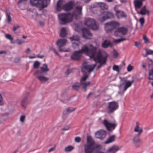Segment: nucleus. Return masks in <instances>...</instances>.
I'll use <instances>...</instances> for the list:
<instances>
[{
    "label": "nucleus",
    "mask_w": 153,
    "mask_h": 153,
    "mask_svg": "<svg viewBox=\"0 0 153 153\" xmlns=\"http://www.w3.org/2000/svg\"><path fill=\"white\" fill-rule=\"evenodd\" d=\"M82 7L77 6L72 13H61L58 15V18L60 20V23L62 25H65L71 21L73 18L76 19L82 14Z\"/></svg>",
    "instance_id": "f257e3e1"
},
{
    "label": "nucleus",
    "mask_w": 153,
    "mask_h": 153,
    "mask_svg": "<svg viewBox=\"0 0 153 153\" xmlns=\"http://www.w3.org/2000/svg\"><path fill=\"white\" fill-rule=\"evenodd\" d=\"M83 53L89 57H93L96 53V47H93L92 45L88 46L84 45L81 50L74 51L72 54V56L76 57H80Z\"/></svg>",
    "instance_id": "f03ea898"
},
{
    "label": "nucleus",
    "mask_w": 153,
    "mask_h": 153,
    "mask_svg": "<svg viewBox=\"0 0 153 153\" xmlns=\"http://www.w3.org/2000/svg\"><path fill=\"white\" fill-rule=\"evenodd\" d=\"M90 60L91 62L84 61L82 65L81 71L84 73L85 71H86L89 73L93 72L97 65V60L96 59H91Z\"/></svg>",
    "instance_id": "7ed1b4c3"
},
{
    "label": "nucleus",
    "mask_w": 153,
    "mask_h": 153,
    "mask_svg": "<svg viewBox=\"0 0 153 153\" xmlns=\"http://www.w3.org/2000/svg\"><path fill=\"white\" fill-rule=\"evenodd\" d=\"M87 144L84 145L85 153H92L99 147V145H95V141L90 137H87Z\"/></svg>",
    "instance_id": "20e7f679"
},
{
    "label": "nucleus",
    "mask_w": 153,
    "mask_h": 153,
    "mask_svg": "<svg viewBox=\"0 0 153 153\" xmlns=\"http://www.w3.org/2000/svg\"><path fill=\"white\" fill-rule=\"evenodd\" d=\"M85 25L88 27H91L94 30H96L99 29L98 26L96 24L95 21L93 19L89 18L85 19Z\"/></svg>",
    "instance_id": "39448f33"
},
{
    "label": "nucleus",
    "mask_w": 153,
    "mask_h": 153,
    "mask_svg": "<svg viewBox=\"0 0 153 153\" xmlns=\"http://www.w3.org/2000/svg\"><path fill=\"white\" fill-rule=\"evenodd\" d=\"M119 25V23L115 21L109 22L105 24V29L106 31H111L118 27Z\"/></svg>",
    "instance_id": "423d86ee"
},
{
    "label": "nucleus",
    "mask_w": 153,
    "mask_h": 153,
    "mask_svg": "<svg viewBox=\"0 0 153 153\" xmlns=\"http://www.w3.org/2000/svg\"><path fill=\"white\" fill-rule=\"evenodd\" d=\"M118 103L117 102L113 101L109 102L107 108L108 113L111 114L113 113L118 108Z\"/></svg>",
    "instance_id": "0eeeda50"
},
{
    "label": "nucleus",
    "mask_w": 153,
    "mask_h": 153,
    "mask_svg": "<svg viewBox=\"0 0 153 153\" xmlns=\"http://www.w3.org/2000/svg\"><path fill=\"white\" fill-rule=\"evenodd\" d=\"M127 31V29L125 27H119L116 29L114 32V34L116 36H121L122 35L126 34Z\"/></svg>",
    "instance_id": "6e6552de"
},
{
    "label": "nucleus",
    "mask_w": 153,
    "mask_h": 153,
    "mask_svg": "<svg viewBox=\"0 0 153 153\" xmlns=\"http://www.w3.org/2000/svg\"><path fill=\"white\" fill-rule=\"evenodd\" d=\"M103 125L106 127L107 129L111 131L114 129L117 126V124L109 123L107 120L104 119L103 122Z\"/></svg>",
    "instance_id": "1a4fd4ad"
},
{
    "label": "nucleus",
    "mask_w": 153,
    "mask_h": 153,
    "mask_svg": "<svg viewBox=\"0 0 153 153\" xmlns=\"http://www.w3.org/2000/svg\"><path fill=\"white\" fill-rule=\"evenodd\" d=\"M67 42V40L66 39H59L57 41L56 44L58 47L59 50L60 51L68 52V50H63L61 48L63 46L66 45Z\"/></svg>",
    "instance_id": "9d476101"
},
{
    "label": "nucleus",
    "mask_w": 153,
    "mask_h": 153,
    "mask_svg": "<svg viewBox=\"0 0 153 153\" xmlns=\"http://www.w3.org/2000/svg\"><path fill=\"white\" fill-rule=\"evenodd\" d=\"M88 76V75L87 74H84L80 80V84L82 85V88L84 89L85 91H86L87 86L90 84V82H85L86 81Z\"/></svg>",
    "instance_id": "9b49d317"
},
{
    "label": "nucleus",
    "mask_w": 153,
    "mask_h": 153,
    "mask_svg": "<svg viewBox=\"0 0 153 153\" xmlns=\"http://www.w3.org/2000/svg\"><path fill=\"white\" fill-rule=\"evenodd\" d=\"M106 131L102 130H99L95 133V137L96 138L102 140L105 138L106 135Z\"/></svg>",
    "instance_id": "f8f14e48"
},
{
    "label": "nucleus",
    "mask_w": 153,
    "mask_h": 153,
    "mask_svg": "<svg viewBox=\"0 0 153 153\" xmlns=\"http://www.w3.org/2000/svg\"><path fill=\"white\" fill-rule=\"evenodd\" d=\"M96 48V53L95 55L93 57L96 56V57H107L108 56V55L104 51L99 49L98 51H97Z\"/></svg>",
    "instance_id": "ddd939ff"
},
{
    "label": "nucleus",
    "mask_w": 153,
    "mask_h": 153,
    "mask_svg": "<svg viewBox=\"0 0 153 153\" xmlns=\"http://www.w3.org/2000/svg\"><path fill=\"white\" fill-rule=\"evenodd\" d=\"M120 149V148L118 146L114 145L108 149L106 153H116Z\"/></svg>",
    "instance_id": "4468645a"
},
{
    "label": "nucleus",
    "mask_w": 153,
    "mask_h": 153,
    "mask_svg": "<svg viewBox=\"0 0 153 153\" xmlns=\"http://www.w3.org/2000/svg\"><path fill=\"white\" fill-rule=\"evenodd\" d=\"M114 17V15L113 13L111 11H107L105 15L103 16L100 19V21L103 22L108 19L113 18Z\"/></svg>",
    "instance_id": "2eb2a0df"
},
{
    "label": "nucleus",
    "mask_w": 153,
    "mask_h": 153,
    "mask_svg": "<svg viewBox=\"0 0 153 153\" xmlns=\"http://www.w3.org/2000/svg\"><path fill=\"white\" fill-rule=\"evenodd\" d=\"M74 3L73 1L69 2L64 4L62 7V9L65 10L69 11L72 9Z\"/></svg>",
    "instance_id": "dca6fc26"
},
{
    "label": "nucleus",
    "mask_w": 153,
    "mask_h": 153,
    "mask_svg": "<svg viewBox=\"0 0 153 153\" xmlns=\"http://www.w3.org/2000/svg\"><path fill=\"white\" fill-rule=\"evenodd\" d=\"M91 59H96L97 60V63L98 62L100 64L97 68V69H98L102 66L103 64L105 63L107 58H91Z\"/></svg>",
    "instance_id": "f3484780"
},
{
    "label": "nucleus",
    "mask_w": 153,
    "mask_h": 153,
    "mask_svg": "<svg viewBox=\"0 0 153 153\" xmlns=\"http://www.w3.org/2000/svg\"><path fill=\"white\" fill-rule=\"evenodd\" d=\"M83 36L86 38L90 39L91 37H89V36H91L92 34L89 32V30L87 28H84L82 30Z\"/></svg>",
    "instance_id": "a211bd4d"
},
{
    "label": "nucleus",
    "mask_w": 153,
    "mask_h": 153,
    "mask_svg": "<svg viewBox=\"0 0 153 153\" xmlns=\"http://www.w3.org/2000/svg\"><path fill=\"white\" fill-rule=\"evenodd\" d=\"M41 0H30V3L33 6H36L39 8V10H40L42 8V5L41 4Z\"/></svg>",
    "instance_id": "6ab92c4d"
},
{
    "label": "nucleus",
    "mask_w": 153,
    "mask_h": 153,
    "mask_svg": "<svg viewBox=\"0 0 153 153\" xmlns=\"http://www.w3.org/2000/svg\"><path fill=\"white\" fill-rule=\"evenodd\" d=\"M114 9L116 12V15L118 19L124 18L126 17V14L123 11L117 10L116 7H114Z\"/></svg>",
    "instance_id": "aec40b11"
},
{
    "label": "nucleus",
    "mask_w": 153,
    "mask_h": 153,
    "mask_svg": "<svg viewBox=\"0 0 153 153\" xmlns=\"http://www.w3.org/2000/svg\"><path fill=\"white\" fill-rule=\"evenodd\" d=\"M29 95L27 93V95L25 97L21 102V105L22 107L24 108H25L29 103L27 100V96Z\"/></svg>",
    "instance_id": "412c9836"
},
{
    "label": "nucleus",
    "mask_w": 153,
    "mask_h": 153,
    "mask_svg": "<svg viewBox=\"0 0 153 153\" xmlns=\"http://www.w3.org/2000/svg\"><path fill=\"white\" fill-rule=\"evenodd\" d=\"M145 0H134V4L136 9L140 7L143 4V1Z\"/></svg>",
    "instance_id": "4be33fe9"
},
{
    "label": "nucleus",
    "mask_w": 153,
    "mask_h": 153,
    "mask_svg": "<svg viewBox=\"0 0 153 153\" xmlns=\"http://www.w3.org/2000/svg\"><path fill=\"white\" fill-rule=\"evenodd\" d=\"M100 6L101 7L102 6H104V8L105 9H108V7L107 5H106L104 3H97L96 2L92 4L91 6L90 7L91 8H95L97 7V6Z\"/></svg>",
    "instance_id": "5701e85b"
},
{
    "label": "nucleus",
    "mask_w": 153,
    "mask_h": 153,
    "mask_svg": "<svg viewBox=\"0 0 153 153\" xmlns=\"http://www.w3.org/2000/svg\"><path fill=\"white\" fill-rule=\"evenodd\" d=\"M134 131L138 132V136H140L141 133L143 131V129L142 128L139 129V123L138 122H136V126L134 128Z\"/></svg>",
    "instance_id": "b1692460"
},
{
    "label": "nucleus",
    "mask_w": 153,
    "mask_h": 153,
    "mask_svg": "<svg viewBox=\"0 0 153 153\" xmlns=\"http://www.w3.org/2000/svg\"><path fill=\"white\" fill-rule=\"evenodd\" d=\"M63 1L61 0H59L56 4V10L57 11H60L61 9H62V7L64 4Z\"/></svg>",
    "instance_id": "393cba45"
},
{
    "label": "nucleus",
    "mask_w": 153,
    "mask_h": 153,
    "mask_svg": "<svg viewBox=\"0 0 153 153\" xmlns=\"http://www.w3.org/2000/svg\"><path fill=\"white\" fill-rule=\"evenodd\" d=\"M27 1V0H20L18 3L19 7L22 10L25 7Z\"/></svg>",
    "instance_id": "a878e982"
},
{
    "label": "nucleus",
    "mask_w": 153,
    "mask_h": 153,
    "mask_svg": "<svg viewBox=\"0 0 153 153\" xmlns=\"http://www.w3.org/2000/svg\"><path fill=\"white\" fill-rule=\"evenodd\" d=\"M115 136L114 135H112L109 137L107 139L104 143L106 144H109L115 141Z\"/></svg>",
    "instance_id": "bb28decb"
},
{
    "label": "nucleus",
    "mask_w": 153,
    "mask_h": 153,
    "mask_svg": "<svg viewBox=\"0 0 153 153\" xmlns=\"http://www.w3.org/2000/svg\"><path fill=\"white\" fill-rule=\"evenodd\" d=\"M102 46L103 48H106L109 46H110L111 47H113V45L111 43L107 40L104 41L102 44Z\"/></svg>",
    "instance_id": "cd10ccee"
},
{
    "label": "nucleus",
    "mask_w": 153,
    "mask_h": 153,
    "mask_svg": "<svg viewBox=\"0 0 153 153\" xmlns=\"http://www.w3.org/2000/svg\"><path fill=\"white\" fill-rule=\"evenodd\" d=\"M134 81V80H132L130 81L129 80L125 81V85L124 89V91H126L128 88L131 85L132 83Z\"/></svg>",
    "instance_id": "c85d7f7f"
},
{
    "label": "nucleus",
    "mask_w": 153,
    "mask_h": 153,
    "mask_svg": "<svg viewBox=\"0 0 153 153\" xmlns=\"http://www.w3.org/2000/svg\"><path fill=\"white\" fill-rule=\"evenodd\" d=\"M50 2V0H42L41 1V4L42 5V8L47 7Z\"/></svg>",
    "instance_id": "c756f323"
},
{
    "label": "nucleus",
    "mask_w": 153,
    "mask_h": 153,
    "mask_svg": "<svg viewBox=\"0 0 153 153\" xmlns=\"http://www.w3.org/2000/svg\"><path fill=\"white\" fill-rule=\"evenodd\" d=\"M67 34L65 28H62L61 30L60 36L62 37H64L66 36Z\"/></svg>",
    "instance_id": "7c9ffc66"
},
{
    "label": "nucleus",
    "mask_w": 153,
    "mask_h": 153,
    "mask_svg": "<svg viewBox=\"0 0 153 153\" xmlns=\"http://www.w3.org/2000/svg\"><path fill=\"white\" fill-rule=\"evenodd\" d=\"M149 11L148 10H146V6H144L141 9L140 11V13L142 15L145 14L147 13L148 14H149Z\"/></svg>",
    "instance_id": "2f4dec72"
},
{
    "label": "nucleus",
    "mask_w": 153,
    "mask_h": 153,
    "mask_svg": "<svg viewBox=\"0 0 153 153\" xmlns=\"http://www.w3.org/2000/svg\"><path fill=\"white\" fill-rule=\"evenodd\" d=\"M71 41H79V37L77 35H74L70 38Z\"/></svg>",
    "instance_id": "473e14b6"
},
{
    "label": "nucleus",
    "mask_w": 153,
    "mask_h": 153,
    "mask_svg": "<svg viewBox=\"0 0 153 153\" xmlns=\"http://www.w3.org/2000/svg\"><path fill=\"white\" fill-rule=\"evenodd\" d=\"M80 87V85L79 82L75 83L72 86L73 89L75 90H78Z\"/></svg>",
    "instance_id": "72a5a7b5"
},
{
    "label": "nucleus",
    "mask_w": 153,
    "mask_h": 153,
    "mask_svg": "<svg viewBox=\"0 0 153 153\" xmlns=\"http://www.w3.org/2000/svg\"><path fill=\"white\" fill-rule=\"evenodd\" d=\"M41 71L43 72L49 70L48 68L47 65L46 64H44L43 66L41 68Z\"/></svg>",
    "instance_id": "f704fd0d"
},
{
    "label": "nucleus",
    "mask_w": 153,
    "mask_h": 153,
    "mask_svg": "<svg viewBox=\"0 0 153 153\" xmlns=\"http://www.w3.org/2000/svg\"><path fill=\"white\" fill-rule=\"evenodd\" d=\"M41 82H45L48 80V78L45 76H39L38 78Z\"/></svg>",
    "instance_id": "c9c22d12"
},
{
    "label": "nucleus",
    "mask_w": 153,
    "mask_h": 153,
    "mask_svg": "<svg viewBox=\"0 0 153 153\" xmlns=\"http://www.w3.org/2000/svg\"><path fill=\"white\" fill-rule=\"evenodd\" d=\"M74 149V147L72 146H69L66 147L64 149L65 151L66 152H70Z\"/></svg>",
    "instance_id": "e433bc0d"
},
{
    "label": "nucleus",
    "mask_w": 153,
    "mask_h": 153,
    "mask_svg": "<svg viewBox=\"0 0 153 153\" xmlns=\"http://www.w3.org/2000/svg\"><path fill=\"white\" fill-rule=\"evenodd\" d=\"M75 109L76 108L72 107H69L66 109L65 111L67 114H69L71 112L74 111Z\"/></svg>",
    "instance_id": "4c0bfd02"
},
{
    "label": "nucleus",
    "mask_w": 153,
    "mask_h": 153,
    "mask_svg": "<svg viewBox=\"0 0 153 153\" xmlns=\"http://www.w3.org/2000/svg\"><path fill=\"white\" fill-rule=\"evenodd\" d=\"M43 72H42L41 71H38L35 72L34 74L36 77L38 78V77L41 76Z\"/></svg>",
    "instance_id": "58836bf2"
},
{
    "label": "nucleus",
    "mask_w": 153,
    "mask_h": 153,
    "mask_svg": "<svg viewBox=\"0 0 153 153\" xmlns=\"http://www.w3.org/2000/svg\"><path fill=\"white\" fill-rule=\"evenodd\" d=\"M5 36L7 39L10 40L11 43H14L13 42V38L11 35L8 34H6L5 35Z\"/></svg>",
    "instance_id": "ea45409f"
},
{
    "label": "nucleus",
    "mask_w": 153,
    "mask_h": 153,
    "mask_svg": "<svg viewBox=\"0 0 153 153\" xmlns=\"http://www.w3.org/2000/svg\"><path fill=\"white\" fill-rule=\"evenodd\" d=\"M126 39L125 38H121L120 39H116L114 40V42L115 43H119L122 41L125 40Z\"/></svg>",
    "instance_id": "a19ab883"
},
{
    "label": "nucleus",
    "mask_w": 153,
    "mask_h": 153,
    "mask_svg": "<svg viewBox=\"0 0 153 153\" xmlns=\"http://www.w3.org/2000/svg\"><path fill=\"white\" fill-rule=\"evenodd\" d=\"M140 136H138V134L134 137L133 139V141L134 143H136L139 141L140 140L139 139V137Z\"/></svg>",
    "instance_id": "79ce46f5"
},
{
    "label": "nucleus",
    "mask_w": 153,
    "mask_h": 153,
    "mask_svg": "<svg viewBox=\"0 0 153 153\" xmlns=\"http://www.w3.org/2000/svg\"><path fill=\"white\" fill-rule=\"evenodd\" d=\"M6 18L7 19L8 23H10L11 21V18L10 17V13L6 12Z\"/></svg>",
    "instance_id": "37998d69"
},
{
    "label": "nucleus",
    "mask_w": 153,
    "mask_h": 153,
    "mask_svg": "<svg viewBox=\"0 0 153 153\" xmlns=\"http://www.w3.org/2000/svg\"><path fill=\"white\" fill-rule=\"evenodd\" d=\"M32 16L33 17H35L36 19L38 18L39 19H40L41 17H42V15L41 14H39L38 13L36 12L33 15H32Z\"/></svg>",
    "instance_id": "c03bdc74"
},
{
    "label": "nucleus",
    "mask_w": 153,
    "mask_h": 153,
    "mask_svg": "<svg viewBox=\"0 0 153 153\" xmlns=\"http://www.w3.org/2000/svg\"><path fill=\"white\" fill-rule=\"evenodd\" d=\"M146 55L152 54H153V51L149 49H146Z\"/></svg>",
    "instance_id": "a18cd8bd"
},
{
    "label": "nucleus",
    "mask_w": 153,
    "mask_h": 153,
    "mask_svg": "<svg viewBox=\"0 0 153 153\" xmlns=\"http://www.w3.org/2000/svg\"><path fill=\"white\" fill-rule=\"evenodd\" d=\"M16 42L19 45H21L25 43V41H24L22 40L19 39H17L16 40Z\"/></svg>",
    "instance_id": "49530a36"
},
{
    "label": "nucleus",
    "mask_w": 153,
    "mask_h": 153,
    "mask_svg": "<svg viewBox=\"0 0 153 153\" xmlns=\"http://www.w3.org/2000/svg\"><path fill=\"white\" fill-rule=\"evenodd\" d=\"M113 69L114 71H116L117 72L119 71V66L117 65H114L113 66Z\"/></svg>",
    "instance_id": "de8ad7c7"
},
{
    "label": "nucleus",
    "mask_w": 153,
    "mask_h": 153,
    "mask_svg": "<svg viewBox=\"0 0 153 153\" xmlns=\"http://www.w3.org/2000/svg\"><path fill=\"white\" fill-rule=\"evenodd\" d=\"M39 65L40 63L39 62L36 61L34 63V67L35 68H37L39 66Z\"/></svg>",
    "instance_id": "09e8293b"
},
{
    "label": "nucleus",
    "mask_w": 153,
    "mask_h": 153,
    "mask_svg": "<svg viewBox=\"0 0 153 153\" xmlns=\"http://www.w3.org/2000/svg\"><path fill=\"white\" fill-rule=\"evenodd\" d=\"M134 68L133 66L129 64L127 68V70L128 72L131 71Z\"/></svg>",
    "instance_id": "8fccbe9b"
},
{
    "label": "nucleus",
    "mask_w": 153,
    "mask_h": 153,
    "mask_svg": "<svg viewBox=\"0 0 153 153\" xmlns=\"http://www.w3.org/2000/svg\"><path fill=\"white\" fill-rule=\"evenodd\" d=\"M81 140V138L79 137H77L75 138V142L79 143Z\"/></svg>",
    "instance_id": "3c124183"
},
{
    "label": "nucleus",
    "mask_w": 153,
    "mask_h": 153,
    "mask_svg": "<svg viewBox=\"0 0 153 153\" xmlns=\"http://www.w3.org/2000/svg\"><path fill=\"white\" fill-rule=\"evenodd\" d=\"M143 38L145 43H147L149 42V39L147 37L146 35H144L143 36Z\"/></svg>",
    "instance_id": "603ef678"
},
{
    "label": "nucleus",
    "mask_w": 153,
    "mask_h": 153,
    "mask_svg": "<svg viewBox=\"0 0 153 153\" xmlns=\"http://www.w3.org/2000/svg\"><path fill=\"white\" fill-rule=\"evenodd\" d=\"M25 118V116L24 115L21 116L20 119V121L22 123L24 122Z\"/></svg>",
    "instance_id": "864d4df0"
},
{
    "label": "nucleus",
    "mask_w": 153,
    "mask_h": 153,
    "mask_svg": "<svg viewBox=\"0 0 153 153\" xmlns=\"http://www.w3.org/2000/svg\"><path fill=\"white\" fill-rule=\"evenodd\" d=\"M139 21L140 23L141 26H142L144 22V18H141L139 19Z\"/></svg>",
    "instance_id": "5fc2aeb1"
},
{
    "label": "nucleus",
    "mask_w": 153,
    "mask_h": 153,
    "mask_svg": "<svg viewBox=\"0 0 153 153\" xmlns=\"http://www.w3.org/2000/svg\"><path fill=\"white\" fill-rule=\"evenodd\" d=\"M113 56L115 57L118 56V53L115 50H114L113 52Z\"/></svg>",
    "instance_id": "6e6d98bb"
},
{
    "label": "nucleus",
    "mask_w": 153,
    "mask_h": 153,
    "mask_svg": "<svg viewBox=\"0 0 153 153\" xmlns=\"http://www.w3.org/2000/svg\"><path fill=\"white\" fill-rule=\"evenodd\" d=\"M69 128H70V127H69V126H65L62 129V131L68 130L69 129Z\"/></svg>",
    "instance_id": "4d7b16f0"
},
{
    "label": "nucleus",
    "mask_w": 153,
    "mask_h": 153,
    "mask_svg": "<svg viewBox=\"0 0 153 153\" xmlns=\"http://www.w3.org/2000/svg\"><path fill=\"white\" fill-rule=\"evenodd\" d=\"M20 27L19 25L14 26L13 27V30L15 31L17 29L19 28Z\"/></svg>",
    "instance_id": "13d9d810"
},
{
    "label": "nucleus",
    "mask_w": 153,
    "mask_h": 153,
    "mask_svg": "<svg viewBox=\"0 0 153 153\" xmlns=\"http://www.w3.org/2000/svg\"><path fill=\"white\" fill-rule=\"evenodd\" d=\"M3 99L1 95L0 94V105H1L3 104Z\"/></svg>",
    "instance_id": "bf43d9fd"
},
{
    "label": "nucleus",
    "mask_w": 153,
    "mask_h": 153,
    "mask_svg": "<svg viewBox=\"0 0 153 153\" xmlns=\"http://www.w3.org/2000/svg\"><path fill=\"white\" fill-rule=\"evenodd\" d=\"M73 47L75 48L78 46V44L77 43L73 42Z\"/></svg>",
    "instance_id": "052dcab7"
},
{
    "label": "nucleus",
    "mask_w": 153,
    "mask_h": 153,
    "mask_svg": "<svg viewBox=\"0 0 153 153\" xmlns=\"http://www.w3.org/2000/svg\"><path fill=\"white\" fill-rule=\"evenodd\" d=\"M51 50L53 51L54 53L56 54H58V52L56 51V49L53 48H52L51 49Z\"/></svg>",
    "instance_id": "680f3d73"
},
{
    "label": "nucleus",
    "mask_w": 153,
    "mask_h": 153,
    "mask_svg": "<svg viewBox=\"0 0 153 153\" xmlns=\"http://www.w3.org/2000/svg\"><path fill=\"white\" fill-rule=\"evenodd\" d=\"M30 49L29 48H27L26 50L25 51V52L27 53V54H28V53H29L30 52Z\"/></svg>",
    "instance_id": "e2e57ef3"
},
{
    "label": "nucleus",
    "mask_w": 153,
    "mask_h": 153,
    "mask_svg": "<svg viewBox=\"0 0 153 153\" xmlns=\"http://www.w3.org/2000/svg\"><path fill=\"white\" fill-rule=\"evenodd\" d=\"M81 58H71L72 60L73 61H79Z\"/></svg>",
    "instance_id": "0e129e2a"
},
{
    "label": "nucleus",
    "mask_w": 153,
    "mask_h": 153,
    "mask_svg": "<svg viewBox=\"0 0 153 153\" xmlns=\"http://www.w3.org/2000/svg\"><path fill=\"white\" fill-rule=\"evenodd\" d=\"M71 71V70L70 69H68L66 72V74L67 75H68L70 73Z\"/></svg>",
    "instance_id": "69168bd1"
},
{
    "label": "nucleus",
    "mask_w": 153,
    "mask_h": 153,
    "mask_svg": "<svg viewBox=\"0 0 153 153\" xmlns=\"http://www.w3.org/2000/svg\"><path fill=\"white\" fill-rule=\"evenodd\" d=\"M6 52L5 51H0V54H6Z\"/></svg>",
    "instance_id": "338daca9"
},
{
    "label": "nucleus",
    "mask_w": 153,
    "mask_h": 153,
    "mask_svg": "<svg viewBox=\"0 0 153 153\" xmlns=\"http://www.w3.org/2000/svg\"><path fill=\"white\" fill-rule=\"evenodd\" d=\"M92 94H93V93H91H91H89L88 94V95H87V97H86V98H87V99L89 97H90V96Z\"/></svg>",
    "instance_id": "774afa93"
}]
</instances>
